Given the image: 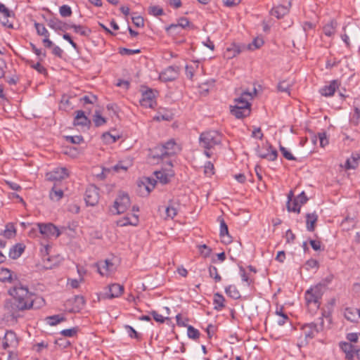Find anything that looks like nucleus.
Here are the masks:
<instances>
[{
  "label": "nucleus",
  "mask_w": 360,
  "mask_h": 360,
  "mask_svg": "<svg viewBox=\"0 0 360 360\" xmlns=\"http://www.w3.org/2000/svg\"><path fill=\"white\" fill-rule=\"evenodd\" d=\"M13 297L4 302L5 314L11 320L17 321L20 317V312L31 309H39L45 304L44 300L30 292L26 285L18 282L8 290Z\"/></svg>",
  "instance_id": "f257e3e1"
},
{
  "label": "nucleus",
  "mask_w": 360,
  "mask_h": 360,
  "mask_svg": "<svg viewBox=\"0 0 360 360\" xmlns=\"http://www.w3.org/2000/svg\"><path fill=\"white\" fill-rule=\"evenodd\" d=\"M323 288V285L318 284L311 286L305 292L306 305L311 314L315 313L320 307Z\"/></svg>",
  "instance_id": "f03ea898"
},
{
  "label": "nucleus",
  "mask_w": 360,
  "mask_h": 360,
  "mask_svg": "<svg viewBox=\"0 0 360 360\" xmlns=\"http://www.w3.org/2000/svg\"><path fill=\"white\" fill-rule=\"evenodd\" d=\"M222 135L215 130L206 131L200 134L199 137L200 146L204 149H212L221 144Z\"/></svg>",
  "instance_id": "7ed1b4c3"
},
{
  "label": "nucleus",
  "mask_w": 360,
  "mask_h": 360,
  "mask_svg": "<svg viewBox=\"0 0 360 360\" xmlns=\"http://www.w3.org/2000/svg\"><path fill=\"white\" fill-rule=\"evenodd\" d=\"M130 204V198L128 194L124 192H120L115 200L113 205L110 207V211L113 214H120L127 211L129 207Z\"/></svg>",
  "instance_id": "20e7f679"
},
{
  "label": "nucleus",
  "mask_w": 360,
  "mask_h": 360,
  "mask_svg": "<svg viewBox=\"0 0 360 360\" xmlns=\"http://www.w3.org/2000/svg\"><path fill=\"white\" fill-rule=\"evenodd\" d=\"M39 233L44 238L55 237L58 238L60 235L58 229L51 223L48 224H37Z\"/></svg>",
  "instance_id": "39448f33"
},
{
  "label": "nucleus",
  "mask_w": 360,
  "mask_h": 360,
  "mask_svg": "<svg viewBox=\"0 0 360 360\" xmlns=\"http://www.w3.org/2000/svg\"><path fill=\"white\" fill-rule=\"evenodd\" d=\"M167 165L169 168L162 169L154 172L156 179L162 184H167L169 183L170 179L174 175V172L172 169L173 166L172 162L169 161Z\"/></svg>",
  "instance_id": "423d86ee"
},
{
  "label": "nucleus",
  "mask_w": 360,
  "mask_h": 360,
  "mask_svg": "<svg viewBox=\"0 0 360 360\" xmlns=\"http://www.w3.org/2000/svg\"><path fill=\"white\" fill-rule=\"evenodd\" d=\"M69 176V172L65 167H58L46 174V178L50 181H59Z\"/></svg>",
  "instance_id": "0eeeda50"
},
{
  "label": "nucleus",
  "mask_w": 360,
  "mask_h": 360,
  "mask_svg": "<svg viewBox=\"0 0 360 360\" xmlns=\"http://www.w3.org/2000/svg\"><path fill=\"white\" fill-rule=\"evenodd\" d=\"M140 104L144 108H153L156 104L155 94L153 89H148L142 92Z\"/></svg>",
  "instance_id": "6e6552de"
},
{
  "label": "nucleus",
  "mask_w": 360,
  "mask_h": 360,
  "mask_svg": "<svg viewBox=\"0 0 360 360\" xmlns=\"http://www.w3.org/2000/svg\"><path fill=\"white\" fill-rule=\"evenodd\" d=\"M257 90L255 88L253 92H250L248 91H243L240 96L234 99L235 105L233 106H241L243 108H248L251 109V103H250V100H252L253 98L252 94H256Z\"/></svg>",
  "instance_id": "1a4fd4ad"
},
{
  "label": "nucleus",
  "mask_w": 360,
  "mask_h": 360,
  "mask_svg": "<svg viewBox=\"0 0 360 360\" xmlns=\"http://www.w3.org/2000/svg\"><path fill=\"white\" fill-rule=\"evenodd\" d=\"M84 200L87 205L95 206L99 200L98 189L94 186L88 187L85 192Z\"/></svg>",
  "instance_id": "9d476101"
},
{
  "label": "nucleus",
  "mask_w": 360,
  "mask_h": 360,
  "mask_svg": "<svg viewBox=\"0 0 360 360\" xmlns=\"http://www.w3.org/2000/svg\"><path fill=\"white\" fill-rule=\"evenodd\" d=\"M179 72L177 66H169L160 74L159 79L164 82L174 81L178 77Z\"/></svg>",
  "instance_id": "9b49d317"
},
{
  "label": "nucleus",
  "mask_w": 360,
  "mask_h": 360,
  "mask_svg": "<svg viewBox=\"0 0 360 360\" xmlns=\"http://www.w3.org/2000/svg\"><path fill=\"white\" fill-rule=\"evenodd\" d=\"M322 325L318 326L314 323H307L302 327V333L304 335L306 340H311L322 330Z\"/></svg>",
  "instance_id": "f8f14e48"
},
{
  "label": "nucleus",
  "mask_w": 360,
  "mask_h": 360,
  "mask_svg": "<svg viewBox=\"0 0 360 360\" xmlns=\"http://www.w3.org/2000/svg\"><path fill=\"white\" fill-rule=\"evenodd\" d=\"M266 152H263L261 149L258 148L257 154L259 158L266 159L269 161H274L276 160L278 152L271 145L267 144L266 146Z\"/></svg>",
  "instance_id": "ddd939ff"
},
{
  "label": "nucleus",
  "mask_w": 360,
  "mask_h": 360,
  "mask_svg": "<svg viewBox=\"0 0 360 360\" xmlns=\"http://www.w3.org/2000/svg\"><path fill=\"white\" fill-rule=\"evenodd\" d=\"M108 292L105 293L104 297L112 299L122 295L124 292V287L118 283H112L108 286Z\"/></svg>",
  "instance_id": "4468645a"
},
{
  "label": "nucleus",
  "mask_w": 360,
  "mask_h": 360,
  "mask_svg": "<svg viewBox=\"0 0 360 360\" xmlns=\"http://www.w3.org/2000/svg\"><path fill=\"white\" fill-rule=\"evenodd\" d=\"M48 26L54 30L55 31H66L68 30V24L65 23L60 20L58 18L53 17L46 19Z\"/></svg>",
  "instance_id": "2eb2a0df"
},
{
  "label": "nucleus",
  "mask_w": 360,
  "mask_h": 360,
  "mask_svg": "<svg viewBox=\"0 0 360 360\" xmlns=\"http://www.w3.org/2000/svg\"><path fill=\"white\" fill-rule=\"evenodd\" d=\"M72 303L74 304V306L68 310L69 312L75 313L79 312L84 307L85 301L82 296L76 295L72 300H69L67 304Z\"/></svg>",
  "instance_id": "dca6fc26"
},
{
  "label": "nucleus",
  "mask_w": 360,
  "mask_h": 360,
  "mask_svg": "<svg viewBox=\"0 0 360 360\" xmlns=\"http://www.w3.org/2000/svg\"><path fill=\"white\" fill-rule=\"evenodd\" d=\"M2 344L4 349L15 347L18 345V339L15 333L13 331H7L5 333Z\"/></svg>",
  "instance_id": "f3484780"
},
{
  "label": "nucleus",
  "mask_w": 360,
  "mask_h": 360,
  "mask_svg": "<svg viewBox=\"0 0 360 360\" xmlns=\"http://www.w3.org/2000/svg\"><path fill=\"white\" fill-rule=\"evenodd\" d=\"M97 266L101 276H108L113 271V264L108 259L98 262Z\"/></svg>",
  "instance_id": "a211bd4d"
},
{
  "label": "nucleus",
  "mask_w": 360,
  "mask_h": 360,
  "mask_svg": "<svg viewBox=\"0 0 360 360\" xmlns=\"http://www.w3.org/2000/svg\"><path fill=\"white\" fill-rule=\"evenodd\" d=\"M338 82L337 80H333L328 84L320 89L319 92L323 96H331L334 94L336 89H338Z\"/></svg>",
  "instance_id": "6ab92c4d"
},
{
  "label": "nucleus",
  "mask_w": 360,
  "mask_h": 360,
  "mask_svg": "<svg viewBox=\"0 0 360 360\" xmlns=\"http://www.w3.org/2000/svg\"><path fill=\"white\" fill-rule=\"evenodd\" d=\"M76 116L74 120L75 126L89 127L91 124L90 120L85 115L83 110H77L75 112Z\"/></svg>",
  "instance_id": "aec40b11"
},
{
  "label": "nucleus",
  "mask_w": 360,
  "mask_h": 360,
  "mask_svg": "<svg viewBox=\"0 0 360 360\" xmlns=\"http://www.w3.org/2000/svg\"><path fill=\"white\" fill-rule=\"evenodd\" d=\"M344 316L351 322H357L360 319V309L354 307H347L345 309Z\"/></svg>",
  "instance_id": "412c9836"
},
{
  "label": "nucleus",
  "mask_w": 360,
  "mask_h": 360,
  "mask_svg": "<svg viewBox=\"0 0 360 360\" xmlns=\"http://www.w3.org/2000/svg\"><path fill=\"white\" fill-rule=\"evenodd\" d=\"M340 349L345 354V358L347 360H352L356 351L351 343L342 342L340 343Z\"/></svg>",
  "instance_id": "4be33fe9"
},
{
  "label": "nucleus",
  "mask_w": 360,
  "mask_h": 360,
  "mask_svg": "<svg viewBox=\"0 0 360 360\" xmlns=\"http://www.w3.org/2000/svg\"><path fill=\"white\" fill-rule=\"evenodd\" d=\"M219 222H220L219 235L221 238V241L224 243L229 244L232 241V240H231V237L230 236V235L229 233L228 226L226 225L225 221L222 218H221L219 219Z\"/></svg>",
  "instance_id": "5701e85b"
},
{
  "label": "nucleus",
  "mask_w": 360,
  "mask_h": 360,
  "mask_svg": "<svg viewBox=\"0 0 360 360\" xmlns=\"http://www.w3.org/2000/svg\"><path fill=\"white\" fill-rule=\"evenodd\" d=\"M179 210V204L177 202L169 201L168 205L165 208V219H174Z\"/></svg>",
  "instance_id": "b1692460"
},
{
  "label": "nucleus",
  "mask_w": 360,
  "mask_h": 360,
  "mask_svg": "<svg viewBox=\"0 0 360 360\" xmlns=\"http://www.w3.org/2000/svg\"><path fill=\"white\" fill-rule=\"evenodd\" d=\"M251 109L241 106H231V112L238 119H242L250 115Z\"/></svg>",
  "instance_id": "393cba45"
},
{
  "label": "nucleus",
  "mask_w": 360,
  "mask_h": 360,
  "mask_svg": "<svg viewBox=\"0 0 360 360\" xmlns=\"http://www.w3.org/2000/svg\"><path fill=\"white\" fill-rule=\"evenodd\" d=\"M293 197V191H290L288 195L287 210L288 212L300 213L301 205L298 202H297L295 198L292 202Z\"/></svg>",
  "instance_id": "a878e982"
},
{
  "label": "nucleus",
  "mask_w": 360,
  "mask_h": 360,
  "mask_svg": "<svg viewBox=\"0 0 360 360\" xmlns=\"http://www.w3.org/2000/svg\"><path fill=\"white\" fill-rule=\"evenodd\" d=\"M138 223L139 217L136 214H131V217L126 216L117 221V224L119 226H136Z\"/></svg>",
  "instance_id": "bb28decb"
},
{
  "label": "nucleus",
  "mask_w": 360,
  "mask_h": 360,
  "mask_svg": "<svg viewBox=\"0 0 360 360\" xmlns=\"http://www.w3.org/2000/svg\"><path fill=\"white\" fill-rule=\"evenodd\" d=\"M25 249V245L22 243H17L11 248L8 253L10 258L16 259L19 258L23 253Z\"/></svg>",
  "instance_id": "cd10ccee"
},
{
  "label": "nucleus",
  "mask_w": 360,
  "mask_h": 360,
  "mask_svg": "<svg viewBox=\"0 0 360 360\" xmlns=\"http://www.w3.org/2000/svg\"><path fill=\"white\" fill-rule=\"evenodd\" d=\"M68 29H73L75 33L83 37H89L91 34L90 28L80 25L68 24Z\"/></svg>",
  "instance_id": "c85d7f7f"
},
{
  "label": "nucleus",
  "mask_w": 360,
  "mask_h": 360,
  "mask_svg": "<svg viewBox=\"0 0 360 360\" xmlns=\"http://www.w3.org/2000/svg\"><path fill=\"white\" fill-rule=\"evenodd\" d=\"M337 27L338 22L336 20H331L323 27V32L326 36L333 37L335 34Z\"/></svg>",
  "instance_id": "c756f323"
},
{
  "label": "nucleus",
  "mask_w": 360,
  "mask_h": 360,
  "mask_svg": "<svg viewBox=\"0 0 360 360\" xmlns=\"http://www.w3.org/2000/svg\"><path fill=\"white\" fill-rule=\"evenodd\" d=\"M318 220V215L316 212L307 213L306 214V227L307 231H314L315 224Z\"/></svg>",
  "instance_id": "7c9ffc66"
},
{
  "label": "nucleus",
  "mask_w": 360,
  "mask_h": 360,
  "mask_svg": "<svg viewBox=\"0 0 360 360\" xmlns=\"http://www.w3.org/2000/svg\"><path fill=\"white\" fill-rule=\"evenodd\" d=\"M98 101V98L96 95L92 94H89L86 95H84V96L81 97L79 98L80 103H82L86 109L89 110V111H91V108H89L86 107V105H94Z\"/></svg>",
  "instance_id": "2f4dec72"
},
{
  "label": "nucleus",
  "mask_w": 360,
  "mask_h": 360,
  "mask_svg": "<svg viewBox=\"0 0 360 360\" xmlns=\"http://www.w3.org/2000/svg\"><path fill=\"white\" fill-rule=\"evenodd\" d=\"M289 8L286 6L279 5L271 9V13L277 18H281L288 14Z\"/></svg>",
  "instance_id": "473e14b6"
},
{
  "label": "nucleus",
  "mask_w": 360,
  "mask_h": 360,
  "mask_svg": "<svg viewBox=\"0 0 360 360\" xmlns=\"http://www.w3.org/2000/svg\"><path fill=\"white\" fill-rule=\"evenodd\" d=\"M161 146L164 148V153L167 157L173 155L176 153V144L174 140L171 139Z\"/></svg>",
  "instance_id": "72a5a7b5"
},
{
  "label": "nucleus",
  "mask_w": 360,
  "mask_h": 360,
  "mask_svg": "<svg viewBox=\"0 0 360 360\" xmlns=\"http://www.w3.org/2000/svg\"><path fill=\"white\" fill-rule=\"evenodd\" d=\"M155 180L153 179L145 177L141 181L140 184H139V186L140 188H141L142 186L144 187V188L146 190L147 193L148 194L155 188Z\"/></svg>",
  "instance_id": "f704fd0d"
},
{
  "label": "nucleus",
  "mask_w": 360,
  "mask_h": 360,
  "mask_svg": "<svg viewBox=\"0 0 360 360\" xmlns=\"http://www.w3.org/2000/svg\"><path fill=\"white\" fill-rule=\"evenodd\" d=\"M189 25V21L186 18H181L178 20L177 24H172L167 28V31L176 30L178 29H184Z\"/></svg>",
  "instance_id": "c9c22d12"
},
{
  "label": "nucleus",
  "mask_w": 360,
  "mask_h": 360,
  "mask_svg": "<svg viewBox=\"0 0 360 360\" xmlns=\"http://www.w3.org/2000/svg\"><path fill=\"white\" fill-rule=\"evenodd\" d=\"M164 148L161 145L157 146L150 150V156L153 159H163L167 156L164 153Z\"/></svg>",
  "instance_id": "e433bc0d"
},
{
  "label": "nucleus",
  "mask_w": 360,
  "mask_h": 360,
  "mask_svg": "<svg viewBox=\"0 0 360 360\" xmlns=\"http://www.w3.org/2000/svg\"><path fill=\"white\" fill-rule=\"evenodd\" d=\"M64 195L63 191L55 184L49 192V198L53 201H59Z\"/></svg>",
  "instance_id": "4c0bfd02"
},
{
  "label": "nucleus",
  "mask_w": 360,
  "mask_h": 360,
  "mask_svg": "<svg viewBox=\"0 0 360 360\" xmlns=\"http://www.w3.org/2000/svg\"><path fill=\"white\" fill-rule=\"evenodd\" d=\"M1 234L8 239L14 238L16 235V229L14 224L12 223L7 224Z\"/></svg>",
  "instance_id": "58836bf2"
},
{
  "label": "nucleus",
  "mask_w": 360,
  "mask_h": 360,
  "mask_svg": "<svg viewBox=\"0 0 360 360\" xmlns=\"http://www.w3.org/2000/svg\"><path fill=\"white\" fill-rule=\"evenodd\" d=\"M224 302L225 298L219 292L214 294V309L218 311L221 310L225 307Z\"/></svg>",
  "instance_id": "ea45409f"
},
{
  "label": "nucleus",
  "mask_w": 360,
  "mask_h": 360,
  "mask_svg": "<svg viewBox=\"0 0 360 360\" xmlns=\"http://www.w3.org/2000/svg\"><path fill=\"white\" fill-rule=\"evenodd\" d=\"M359 159L360 156L359 155L352 156L350 158L347 160L345 162V168L347 169H354L356 168L359 165Z\"/></svg>",
  "instance_id": "a19ab883"
},
{
  "label": "nucleus",
  "mask_w": 360,
  "mask_h": 360,
  "mask_svg": "<svg viewBox=\"0 0 360 360\" xmlns=\"http://www.w3.org/2000/svg\"><path fill=\"white\" fill-rule=\"evenodd\" d=\"M225 292L230 297L237 300L240 298V294L235 285H230L225 288Z\"/></svg>",
  "instance_id": "79ce46f5"
},
{
  "label": "nucleus",
  "mask_w": 360,
  "mask_h": 360,
  "mask_svg": "<svg viewBox=\"0 0 360 360\" xmlns=\"http://www.w3.org/2000/svg\"><path fill=\"white\" fill-rule=\"evenodd\" d=\"M46 322L48 324L53 326H56L57 324H58L63 321H65L66 320V319L61 315L57 314V315L48 316V317H46Z\"/></svg>",
  "instance_id": "37998d69"
},
{
  "label": "nucleus",
  "mask_w": 360,
  "mask_h": 360,
  "mask_svg": "<svg viewBox=\"0 0 360 360\" xmlns=\"http://www.w3.org/2000/svg\"><path fill=\"white\" fill-rule=\"evenodd\" d=\"M0 280L3 282L11 283L13 281L12 272L8 269L2 268L0 271Z\"/></svg>",
  "instance_id": "c03bdc74"
},
{
  "label": "nucleus",
  "mask_w": 360,
  "mask_h": 360,
  "mask_svg": "<svg viewBox=\"0 0 360 360\" xmlns=\"http://www.w3.org/2000/svg\"><path fill=\"white\" fill-rule=\"evenodd\" d=\"M34 25L38 35L43 36L44 38L49 37V32L43 24L34 22Z\"/></svg>",
  "instance_id": "a18cd8bd"
},
{
  "label": "nucleus",
  "mask_w": 360,
  "mask_h": 360,
  "mask_svg": "<svg viewBox=\"0 0 360 360\" xmlns=\"http://www.w3.org/2000/svg\"><path fill=\"white\" fill-rule=\"evenodd\" d=\"M290 87L291 84L288 81L286 80L281 81L277 85L278 91L288 93V94H290Z\"/></svg>",
  "instance_id": "49530a36"
},
{
  "label": "nucleus",
  "mask_w": 360,
  "mask_h": 360,
  "mask_svg": "<svg viewBox=\"0 0 360 360\" xmlns=\"http://www.w3.org/2000/svg\"><path fill=\"white\" fill-rule=\"evenodd\" d=\"M79 331L78 327H74L72 328L64 329L60 331V334L65 337H75L77 335Z\"/></svg>",
  "instance_id": "de8ad7c7"
},
{
  "label": "nucleus",
  "mask_w": 360,
  "mask_h": 360,
  "mask_svg": "<svg viewBox=\"0 0 360 360\" xmlns=\"http://www.w3.org/2000/svg\"><path fill=\"white\" fill-rule=\"evenodd\" d=\"M209 274L211 278L214 279L216 283L220 282L221 280V276L218 274V270L217 267L214 266H210L209 267Z\"/></svg>",
  "instance_id": "09e8293b"
},
{
  "label": "nucleus",
  "mask_w": 360,
  "mask_h": 360,
  "mask_svg": "<svg viewBox=\"0 0 360 360\" xmlns=\"http://www.w3.org/2000/svg\"><path fill=\"white\" fill-rule=\"evenodd\" d=\"M187 335L189 338L197 340L200 337V332L192 326H188L187 329Z\"/></svg>",
  "instance_id": "8fccbe9b"
},
{
  "label": "nucleus",
  "mask_w": 360,
  "mask_h": 360,
  "mask_svg": "<svg viewBox=\"0 0 360 360\" xmlns=\"http://www.w3.org/2000/svg\"><path fill=\"white\" fill-rule=\"evenodd\" d=\"M59 12L62 17H69L72 15L71 8L68 5H63L60 6Z\"/></svg>",
  "instance_id": "3c124183"
},
{
  "label": "nucleus",
  "mask_w": 360,
  "mask_h": 360,
  "mask_svg": "<svg viewBox=\"0 0 360 360\" xmlns=\"http://www.w3.org/2000/svg\"><path fill=\"white\" fill-rule=\"evenodd\" d=\"M94 122L96 127H100L106 122V120L98 112H96L94 117Z\"/></svg>",
  "instance_id": "603ef678"
},
{
  "label": "nucleus",
  "mask_w": 360,
  "mask_h": 360,
  "mask_svg": "<svg viewBox=\"0 0 360 360\" xmlns=\"http://www.w3.org/2000/svg\"><path fill=\"white\" fill-rule=\"evenodd\" d=\"M127 167L124 166L122 162H119L117 165H114L111 168L103 169V173L104 172H110L113 170L115 172H120V170L127 171Z\"/></svg>",
  "instance_id": "864d4df0"
},
{
  "label": "nucleus",
  "mask_w": 360,
  "mask_h": 360,
  "mask_svg": "<svg viewBox=\"0 0 360 360\" xmlns=\"http://www.w3.org/2000/svg\"><path fill=\"white\" fill-rule=\"evenodd\" d=\"M65 139L68 142L74 144H79L84 141V139L82 136H67Z\"/></svg>",
  "instance_id": "5fc2aeb1"
},
{
  "label": "nucleus",
  "mask_w": 360,
  "mask_h": 360,
  "mask_svg": "<svg viewBox=\"0 0 360 360\" xmlns=\"http://www.w3.org/2000/svg\"><path fill=\"white\" fill-rule=\"evenodd\" d=\"M148 13L150 15H153L154 16H159L162 15L163 10L160 7L158 6H153L149 7L148 8Z\"/></svg>",
  "instance_id": "6e6d98bb"
},
{
  "label": "nucleus",
  "mask_w": 360,
  "mask_h": 360,
  "mask_svg": "<svg viewBox=\"0 0 360 360\" xmlns=\"http://www.w3.org/2000/svg\"><path fill=\"white\" fill-rule=\"evenodd\" d=\"M352 122L354 125H358L360 123V106H355L354 114L352 117Z\"/></svg>",
  "instance_id": "4d7b16f0"
},
{
  "label": "nucleus",
  "mask_w": 360,
  "mask_h": 360,
  "mask_svg": "<svg viewBox=\"0 0 360 360\" xmlns=\"http://www.w3.org/2000/svg\"><path fill=\"white\" fill-rule=\"evenodd\" d=\"M124 328L127 330L128 335L130 338L136 339H139L140 338L139 333L134 330L133 327L126 325Z\"/></svg>",
  "instance_id": "13d9d810"
},
{
  "label": "nucleus",
  "mask_w": 360,
  "mask_h": 360,
  "mask_svg": "<svg viewBox=\"0 0 360 360\" xmlns=\"http://www.w3.org/2000/svg\"><path fill=\"white\" fill-rule=\"evenodd\" d=\"M281 152L282 153L283 157L288 160H295V158L293 155L289 152L285 147L283 146H280L279 147Z\"/></svg>",
  "instance_id": "bf43d9fd"
},
{
  "label": "nucleus",
  "mask_w": 360,
  "mask_h": 360,
  "mask_svg": "<svg viewBox=\"0 0 360 360\" xmlns=\"http://www.w3.org/2000/svg\"><path fill=\"white\" fill-rule=\"evenodd\" d=\"M318 138L319 139L320 146L324 147L328 144V140L326 136V132H320L318 134Z\"/></svg>",
  "instance_id": "052dcab7"
},
{
  "label": "nucleus",
  "mask_w": 360,
  "mask_h": 360,
  "mask_svg": "<svg viewBox=\"0 0 360 360\" xmlns=\"http://www.w3.org/2000/svg\"><path fill=\"white\" fill-rule=\"evenodd\" d=\"M30 46L32 47V51L39 58L40 60H42L43 58L46 57V53H42L41 51L37 48L34 44L31 43Z\"/></svg>",
  "instance_id": "680f3d73"
},
{
  "label": "nucleus",
  "mask_w": 360,
  "mask_h": 360,
  "mask_svg": "<svg viewBox=\"0 0 360 360\" xmlns=\"http://www.w3.org/2000/svg\"><path fill=\"white\" fill-rule=\"evenodd\" d=\"M140 53V50L139 49H127V48H121L120 49V53L122 54V55H133V54H135V53Z\"/></svg>",
  "instance_id": "e2e57ef3"
},
{
  "label": "nucleus",
  "mask_w": 360,
  "mask_h": 360,
  "mask_svg": "<svg viewBox=\"0 0 360 360\" xmlns=\"http://www.w3.org/2000/svg\"><path fill=\"white\" fill-rule=\"evenodd\" d=\"M131 20L134 25L138 27H141L144 25V20L141 16H132Z\"/></svg>",
  "instance_id": "0e129e2a"
},
{
  "label": "nucleus",
  "mask_w": 360,
  "mask_h": 360,
  "mask_svg": "<svg viewBox=\"0 0 360 360\" xmlns=\"http://www.w3.org/2000/svg\"><path fill=\"white\" fill-rule=\"evenodd\" d=\"M31 68L36 70L39 73L41 74H46L47 70L46 69L41 65L39 62L37 63L36 64L31 65Z\"/></svg>",
  "instance_id": "69168bd1"
},
{
  "label": "nucleus",
  "mask_w": 360,
  "mask_h": 360,
  "mask_svg": "<svg viewBox=\"0 0 360 360\" xmlns=\"http://www.w3.org/2000/svg\"><path fill=\"white\" fill-rule=\"evenodd\" d=\"M226 51L228 53H230L229 57H235L236 56L240 53V50L239 47L236 46V45H233L232 47L228 48L226 49Z\"/></svg>",
  "instance_id": "338daca9"
},
{
  "label": "nucleus",
  "mask_w": 360,
  "mask_h": 360,
  "mask_svg": "<svg viewBox=\"0 0 360 360\" xmlns=\"http://www.w3.org/2000/svg\"><path fill=\"white\" fill-rule=\"evenodd\" d=\"M295 200L298 202L300 205H304L308 200V198L304 191L300 193L296 198Z\"/></svg>",
  "instance_id": "774afa93"
}]
</instances>
